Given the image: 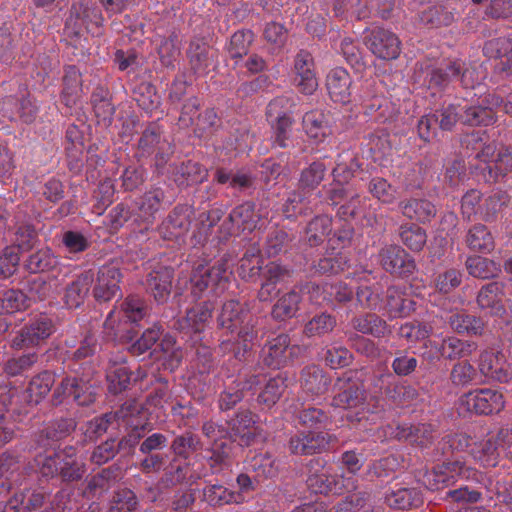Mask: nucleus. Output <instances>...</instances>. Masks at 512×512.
I'll list each match as a JSON object with an SVG mask.
<instances>
[{
  "instance_id": "nucleus-1",
  "label": "nucleus",
  "mask_w": 512,
  "mask_h": 512,
  "mask_svg": "<svg viewBox=\"0 0 512 512\" xmlns=\"http://www.w3.org/2000/svg\"><path fill=\"white\" fill-rule=\"evenodd\" d=\"M295 107L294 98L286 95L275 97L266 107V119L273 130L274 145L279 148L289 146L295 123Z\"/></svg>"
},
{
  "instance_id": "nucleus-2",
  "label": "nucleus",
  "mask_w": 512,
  "mask_h": 512,
  "mask_svg": "<svg viewBox=\"0 0 512 512\" xmlns=\"http://www.w3.org/2000/svg\"><path fill=\"white\" fill-rule=\"evenodd\" d=\"M228 281V266L225 259L217 261L213 266L201 263L192 269L191 293L195 298L203 297L206 292L217 295L226 288Z\"/></svg>"
},
{
  "instance_id": "nucleus-3",
  "label": "nucleus",
  "mask_w": 512,
  "mask_h": 512,
  "mask_svg": "<svg viewBox=\"0 0 512 512\" xmlns=\"http://www.w3.org/2000/svg\"><path fill=\"white\" fill-rule=\"evenodd\" d=\"M325 464L326 462L321 458L310 461V475L307 478V486L313 493L342 494L356 488L353 478L333 474L331 468H326Z\"/></svg>"
},
{
  "instance_id": "nucleus-4",
  "label": "nucleus",
  "mask_w": 512,
  "mask_h": 512,
  "mask_svg": "<svg viewBox=\"0 0 512 512\" xmlns=\"http://www.w3.org/2000/svg\"><path fill=\"white\" fill-rule=\"evenodd\" d=\"M103 21L102 12L95 0H74L65 21L64 33L78 39L94 27L99 28Z\"/></svg>"
},
{
  "instance_id": "nucleus-5",
  "label": "nucleus",
  "mask_w": 512,
  "mask_h": 512,
  "mask_svg": "<svg viewBox=\"0 0 512 512\" xmlns=\"http://www.w3.org/2000/svg\"><path fill=\"white\" fill-rule=\"evenodd\" d=\"M504 408L502 393L492 389H481L464 394L458 405V415L491 416Z\"/></svg>"
},
{
  "instance_id": "nucleus-6",
  "label": "nucleus",
  "mask_w": 512,
  "mask_h": 512,
  "mask_svg": "<svg viewBox=\"0 0 512 512\" xmlns=\"http://www.w3.org/2000/svg\"><path fill=\"white\" fill-rule=\"evenodd\" d=\"M74 371H77L76 368H74ZM91 381L92 379L89 373L64 378L54 392V404L59 405L63 403L65 399L70 398L78 406H88L92 404L96 399V387Z\"/></svg>"
},
{
  "instance_id": "nucleus-7",
  "label": "nucleus",
  "mask_w": 512,
  "mask_h": 512,
  "mask_svg": "<svg viewBox=\"0 0 512 512\" xmlns=\"http://www.w3.org/2000/svg\"><path fill=\"white\" fill-rule=\"evenodd\" d=\"M138 151L141 157L155 154V166L159 173H164L173 154L171 143L163 136V130L156 122L150 123L142 132L138 141Z\"/></svg>"
},
{
  "instance_id": "nucleus-8",
  "label": "nucleus",
  "mask_w": 512,
  "mask_h": 512,
  "mask_svg": "<svg viewBox=\"0 0 512 512\" xmlns=\"http://www.w3.org/2000/svg\"><path fill=\"white\" fill-rule=\"evenodd\" d=\"M261 216L255 212L252 202H244L231 210L228 217L218 227L216 240L227 242L236 231L252 232L257 228Z\"/></svg>"
},
{
  "instance_id": "nucleus-9",
  "label": "nucleus",
  "mask_w": 512,
  "mask_h": 512,
  "mask_svg": "<svg viewBox=\"0 0 512 512\" xmlns=\"http://www.w3.org/2000/svg\"><path fill=\"white\" fill-rule=\"evenodd\" d=\"M474 475V470L460 461L444 462L427 470L420 478V482L427 489L435 491L453 485L460 479H470Z\"/></svg>"
},
{
  "instance_id": "nucleus-10",
  "label": "nucleus",
  "mask_w": 512,
  "mask_h": 512,
  "mask_svg": "<svg viewBox=\"0 0 512 512\" xmlns=\"http://www.w3.org/2000/svg\"><path fill=\"white\" fill-rule=\"evenodd\" d=\"M495 152V146L487 144L476 154V158L485 163L482 172L483 180L487 183L498 182L500 178L512 172V150L503 148L496 155Z\"/></svg>"
},
{
  "instance_id": "nucleus-11",
  "label": "nucleus",
  "mask_w": 512,
  "mask_h": 512,
  "mask_svg": "<svg viewBox=\"0 0 512 512\" xmlns=\"http://www.w3.org/2000/svg\"><path fill=\"white\" fill-rule=\"evenodd\" d=\"M501 103V96L488 93L480 97L477 104L462 106L461 122L468 126L492 125L496 121V112Z\"/></svg>"
},
{
  "instance_id": "nucleus-12",
  "label": "nucleus",
  "mask_w": 512,
  "mask_h": 512,
  "mask_svg": "<svg viewBox=\"0 0 512 512\" xmlns=\"http://www.w3.org/2000/svg\"><path fill=\"white\" fill-rule=\"evenodd\" d=\"M165 198V192L159 187H153L146 191L137 201L138 209L135 222H139V230L134 231L137 240H141L153 227L156 214L160 210Z\"/></svg>"
},
{
  "instance_id": "nucleus-13",
  "label": "nucleus",
  "mask_w": 512,
  "mask_h": 512,
  "mask_svg": "<svg viewBox=\"0 0 512 512\" xmlns=\"http://www.w3.org/2000/svg\"><path fill=\"white\" fill-rule=\"evenodd\" d=\"M123 275L118 262H110L99 267L92 295L99 302H109L117 296H121L120 282Z\"/></svg>"
},
{
  "instance_id": "nucleus-14",
  "label": "nucleus",
  "mask_w": 512,
  "mask_h": 512,
  "mask_svg": "<svg viewBox=\"0 0 512 512\" xmlns=\"http://www.w3.org/2000/svg\"><path fill=\"white\" fill-rule=\"evenodd\" d=\"M470 440L467 435L457 434L453 437L451 446L457 450L469 448V453L475 461L485 467H495L501 453L494 437L473 443H470Z\"/></svg>"
},
{
  "instance_id": "nucleus-15",
  "label": "nucleus",
  "mask_w": 512,
  "mask_h": 512,
  "mask_svg": "<svg viewBox=\"0 0 512 512\" xmlns=\"http://www.w3.org/2000/svg\"><path fill=\"white\" fill-rule=\"evenodd\" d=\"M462 68L461 60L443 62L437 66L427 67L424 84L432 96L441 95L458 79Z\"/></svg>"
},
{
  "instance_id": "nucleus-16",
  "label": "nucleus",
  "mask_w": 512,
  "mask_h": 512,
  "mask_svg": "<svg viewBox=\"0 0 512 512\" xmlns=\"http://www.w3.org/2000/svg\"><path fill=\"white\" fill-rule=\"evenodd\" d=\"M297 346L290 344L288 334L282 333L269 339L261 349V359L265 366L281 369L291 361Z\"/></svg>"
},
{
  "instance_id": "nucleus-17",
  "label": "nucleus",
  "mask_w": 512,
  "mask_h": 512,
  "mask_svg": "<svg viewBox=\"0 0 512 512\" xmlns=\"http://www.w3.org/2000/svg\"><path fill=\"white\" fill-rule=\"evenodd\" d=\"M193 214L194 211L190 205H176L159 225V235L164 240H178L189 230Z\"/></svg>"
},
{
  "instance_id": "nucleus-18",
  "label": "nucleus",
  "mask_w": 512,
  "mask_h": 512,
  "mask_svg": "<svg viewBox=\"0 0 512 512\" xmlns=\"http://www.w3.org/2000/svg\"><path fill=\"white\" fill-rule=\"evenodd\" d=\"M478 371L487 381L506 383L511 379L506 356L493 348L482 351L478 358Z\"/></svg>"
},
{
  "instance_id": "nucleus-19",
  "label": "nucleus",
  "mask_w": 512,
  "mask_h": 512,
  "mask_svg": "<svg viewBox=\"0 0 512 512\" xmlns=\"http://www.w3.org/2000/svg\"><path fill=\"white\" fill-rule=\"evenodd\" d=\"M54 332V324L46 315H39L29 321L12 340L11 346L23 349L38 345Z\"/></svg>"
},
{
  "instance_id": "nucleus-20",
  "label": "nucleus",
  "mask_w": 512,
  "mask_h": 512,
  "mask_svg": "<svg viewBox=\"0 0 512 512\" xmlns=\"http://www.w3.org/2000/svg\"><path fill=\"white\" fill-rule=\"evenodd\" d=\"M365 44L378 58L396 59L400 54V40L391 31L381 27L373 28L365 36Z\"/></svg>"
},
{
  "instance_id": "nucleus-21",
  "label": "nucleus",
  "mask_w": 512,
  "mask_h": 512,
  "mask_svg": "<svg viewBox=\"0 0 512 512\" xmlns=\"http://www.w3.org/2000/svg\"><path fill=\"white\" fill-rule=\"evenodd\" d=\"M383 269L391 274L407 277L413 274L416 263L412 256L398 245H388L379 252Z\"/></svg>"
},
{
  "instance_id": "nucleus-22",
  "label": "nucleus",
  "mask_w": 512,
  "mask_h": 512,
  "mask_svg": "<svg viewBox=\"0 0 512 512\" xmlns=\"http://www.w3.org/2000/svg\"><path fill=\"white\" fill-rule=\"evenodd\" d=\"M294 84L305 95H312L318 88L314 59L310 52L300 50L294 59Z\"/></svg>"
},
{
  "instance_id": "nucleus-23",
  "label": "nucleus",
  "mask_w": 512,
  "mask_h": 512,
  "mask_svg": "<svg viewBox=\"0 0 512 512\" xmlns=\"http://www.w3.org/2000/svg\"><path fill=\"white\" fill-rule=\"evenodd\" d=\"M166 391L163 388L157 389L148 396L144 402L137 399L126 401L114 416H161L163 411Z\"/></svg>"
},
{
  "instance_id": "nucleus-24",
  "label": "nucleus",
  "mask_w": 512,
  "mask_h": 512,
  "mask_svg": "<svg viewBox=\"0 0 512 512\" xmlns=\"http://www.w3.org/2000/svg\"><path fill=\"white\" fill-rule=\"evenodd\" d=\"M505 285L500 281H492L483 285L476 296L480 310L487 311L490 316L503 317L506 308L503 302Z\"/></svg>"
},
{
  "instance_id": "nucleus-25",
  "label": "nucleus",
  "mask_w": 512,
  "mask_h": 512,
  "mask_svg": "<svg viewBox=\"0 0 512 512\" xmlns=\"http://www.w3.org/2000/svg\"><path fill=\"white\" fill-rule=\"evenodd\" d=\"M168 173L180 188L200 184L208 178V170L202 164L193 160L171 164Z\"/></svg>"
},
{
  "instance_id": "nucleus-26",
  "label": "nucleus",
  "mask_w": 512,
  "mask_h": 512,
  "mask_svg": "<svg viewBox=\"0 0 512 512\" xmlns=\"http://www.w3.org/2000/svg\"><path fill=\"white\" fill-rule=\"evenodd\" d=\"M336 437L328 432H309L292 437L289 443L290 451L296 455H312L328 449Z\"/></svg>"
},
{
  "instance_id": "nucleus-27",
  "label": "nucleus",
  "mask_w": 512,
  "mask_h": 512,
  "mask_svg": "<svg viewBox=\"0 0 512 512\" xmlns=\"http://www.w3.org/2000/svg\"><path fill=\"white\" fill-rule=\"evenodd\" d=\"M224 214L223 209L213 208L199 215L198 224L192 236L194 245L204 246L211 242L216 246L223 243L216 240V235L218 234L219 222Z\"/></svg>"
},
{
  "instance_id": "nucleus-28",
  "label": "nucleus",
  "mask_w": 512,
  "mask_h": 512,
  "mask_svg": "<svg viewBox=\"0 0 512 512\" xmlns=\"http://www.w3.org/2000/svg\"><path fill=\"white\" fill-rule=\"evenodd\" d=\"M435 348L444 359L460 360L470 357L478 348V344L472 340L460 339L456 336L445 337L441 344L436 341L427 340L424 348Z\"/></svg>"
},
{
  "instance_id": "nucleus-29",
  "label": "nucleus",
  "mask_w": 512,
  "mask_h": 512,
  "mask_svg": "<svg viewBox=\"0 0 512 512\" xmlns=\"http://www.w3.org/2000/svg\"><path fill=\"white\" fill-rule=\"evenodd\" d=\"M302 129L311 143L319 145L332 135L328 116L321 110H311L302 117Z\"/></svg>"
},
{
  "instance_id": "nucleus-30",
  "label": "nucleus",
  "mask_w": 512,
  "mask_h": 512,
  "mask_svg": "<svg viewBox=\"0 0 512 512\" xmlns=\"http://www.w3.org/2000/svg\"><path fill=\"white\" fill-rule=\"evenodd\" d=\"M213 306L209 302L196 305L186 312V315L178 321L180 331L188 336L194 335L200 339L208 321L212 317Z\"/></svg>"
},
{
  "instance_id": "nucleus-31",
  "label": "nucleus",
  "mask_w": 512,
  "mask_h": 512,
  "mask_svg": "<svg viewBox=\"0 0 512 512\" xmlns=\"http://www.w3.org/2000/svg\"><path fill=\"white\" fill-rule=\"evenodd\" d=\"M451 329L460 335L480 337L486 329V322L480 316L470 314L465 310L452 312L447 317Z\"/></svg>"
},
{
  "instance_id": "nucleus-32",
  "label": "nucleus",
  "mask_w": 512,
  "mask_h": 512,
  "mask_svg": "<svg viewBox=\"0 0 512 512\" xmlns=\"http://www.w3.org/2000/svg\"><path fill=\"white\" fill-rule=\"evenodd\" d=\"M352 79L347 70L336 67L326 76V88L333 102L346 104L351 99Z\"/></svg>"
},
{
  "instance_id": "nucleus-33",
  "label": "nucleus",
  "mask_w": 512,
  "mask_h": 512,
  "mask_svg": "<svg viewBox=\"0 0 512 512\" xmlns=\"http://www.w3.org/2000/svg\"><path fill=\"white\" fill-rule=\"evenodd\" d=\"M260 383V377L255 374H252L245 379L238 378L234 380L220 395L219 406L221 411L226 412L232 409L243 399L246 391L252 390Z\"/></svg>"
},
{
  "instance_id": "nucleus-34",
  "label": "nucleus",
  "mask_w": 512,
  "mask_h": 512,
  "mask_svg": "<svg viewBox=\"0 0 512 512\" xmlns=\"http://www.w3.org/2000/svg\"><path fill=\"white\" fill-rule=\"evenodd\" d=\"M93 283L94 274L91 271H85L73 279L65 289L63 299L66 306L70 309L81 306L88 296Z\"/></svg>"
},
{
  "instance_id": "nucleus-35",
  "label": "nucleus",
  "mask_w": 512,
  "mask_h": 512,
  "mask_svg": "<svg viewBox=\"0 0 512 512\" xmlns=\"http://www.w3.org/2000/svg\"><path fill=\"white\" fill-rule=\"evenodd\" d=\"M398 207L404 217L423 224L430 222L437 214L435 205L424 198L402 200Z\"/></svg>"
},
{
  "instance_id": "nucleus-36",
  "label": "nucleus",
  "mask_w": 512,
  "mask_h": 512,
  "mask_svg": "<svg viewBox=\"0 0 512 512\" xmlns=\"http://www.w3.org/2000/svg\"><path fill=\"white\" fill-rule=\"evenodd\" d=\"M300 382L303 392L314 397L326 393L331 380L322 368L309 365L302 369Z\"/></svg>"
},
{
  "instance_id": "nucleus-37",
  "label": "nucleus",
  "mask_w": 512,
  "mask_h": 512,
  "mask_svg": "<svg viewBox=\"0 0 512 512\" xmlns=\"http://www.w3.org/2000/svg\"><path fill=\"white\" fill-rule=\"evenodd\" d=\"M173 270L168 267H161L147 275V290L153 295L158 303H164L169 298L172 287Z\"/></svg>"
},
{
  "instance_id": "nucleus-38",
  "label": "nucleus",
  "mask_w": 512,
  "mask_h": 512,
  "mask_svg": "<svg viewBox=\"0 0 512 512\" xmlns=\"http://www.w3.org/2000/svg\"><path fill=\"white\" fill-rule=\"evenodd\" d=\"M191 69L198 76L206 75L215 62L214 51L204 42L192 41L188 50Z\"/></svg>"
},
{
  "instance_id": "nucleus-39",
  "label": "nucleus",
  "mask_w": 512,
  "mask_h": 512,
  "mask_svg": "<svg viewBox=\"0 0 512 512\" xmlns=\"http://www.w3.org/2000/svg\"><path fill=\"white\" fill-rule=\"evenodd\" d=\"M248 312L239 301L228 300L222 305L217 317V326L221 330H226V333L234 334Z\"/></svg>"
},
{
  "instance_id": "nucleus-40",
  "label": "nucleus",
  "mask_w": 512,
  "mask_h": 512,
  "mask_svg": "<svg viewBox=\"0 0 512 512\" xmlns=\"http://www.w3.org/2000/svg\"><path fill=\"white\" fill-rule=\"evenodd\" d=\"M336 385L342 391L333 397L332 406L340 409H353L363 405L364 392L356 383L350 382V378H347V383L339 378Z\"/></svg>"
},
{
  "instance_id": "nucleus-41",
  "label": "nucleus",
  "mask_w": 512,
  "mask_h": 512,
  "mask_svg": "<svg viewBox=\"0 0 512 512\" xmlns=\"http://www.w3.org/2000/svg\"><path fill=\"white\" fill-rule=\"evenodd\" d=\"M82 92V75L79 69L74 65L64 68L63 89L61 92V101L66 107H74Z\"/></svg>"
},
{
  "instance_id": "nucleus-42",
  "label": "nucleus",
  "mask_w": 512,
  "mask_h": 512,
  "mask_svg": "<svg viewBox=\"0 0 512 512\" xmlns=\"http://www.w3.org/2000/svg\"><path fill=\"white\" fill-rule=\"evenodd\" d=\"M384 309L389 318H402L410 315V313L415 310V302L405 297L399 287L391 286L386 291Z\"/></svg>"
},
{
  "instance_id": "nucleus-43",
  "label": "nucleus",
  "mask_w": 512,
  "mask_h": 512,
  "mask_svg": "<svg viewBox=\"0 0 512 512\" xmlns=\"http://www.w3.org/2000/svg\"><path fill=\"white\" fill-rule=\"evenodd\" d=\"M392 434L399 440H405L420 447H426L433 439V429L429 424L415 426L403 423L397 425Z\"/></svg>"
},
{
  "instance_id": "nucleus-44",
  "label": "nucleus",
  "mask_w": 512,
  "mask_h": 512,
  "mask_svg": "<svg viewBox=\"0 0 512 512\" xmlns=\"http://www.w3.org/2000/svg\"><path fill=\"white\" fill-rule=\"evenodd\" d=\"M351 326L357 332L371 335L375 338L384 337L389 333L387 322L374 313H366L353 317L351 319Z\"/></svg>"
},
{
  "instance_id": "nucleus-45",
  "label": "nucleus",
  "mask_w": 512,
  "mask_h": 512,
  "mask_svg": "<svg viewBox=\"0 0 512 512\" xmlns=\"http://www.w3.org/2000/svg\"><path fill=\"white\" fill-rule=\"evenodd\" d=\"M465 242L475 252L490 253L495 248L494 237L489 229L481 223L473 225L467 232Z\"/></svg>"
},
{
  "instance_id": "nucleus-46",
  "label": "nucleus",
  "mask_w": 512,
  "mask_h": 512,
  "mask_svg": "<svg viewBox=\"0 0 512 512\" xmlns=\"http://www.w3.org/2000/svg\"><path fill=\"white\" fill-rule=\"evenodd\" d=\"M302 300L300 292L291 290L275 302L272 307L271 316L276 321H285L296 316Z\"/></svg>"
},
{
  "instance_id": "nucleus-47",
  "label": "nucleus",
  "mask_w": 512,
  "mask_h": 512,
  "mask_svg": "<svg viewBox=\"0 0 512 512\" xmlns=\"http://www.w3.org/2000/svg\"><path fill=\"white\" fill-rule=\"evenodd\" d=\"M258 317L253 316L250 312L245 316L244 321L236 329L237 337L242 342L243 348H239L235 352V359L238 361L246 360V355L250 351L249 344L258 336Z\"/></svg>"
},
{
  "instance_id": "nucleus-48",
  "label": "nucleus",
  "mask_w": 512,
  "mask_h": 512,
  "mask_svg": "<svg viewBox=\"0 0 512 512\" xmlns=\"http://www.w3.org/2000/svg\"><path fill=\"white\" fill-rule=\"evenodd\" d=\"M465 267L469 275L483 280L495 278L501 271L497 262L482 256L467 257Z\"/></svg>"
},
{
  "instance_id": "nucleus-49",
  "label": "nucleus",
  "mask_w": 512,
  "mask_h": 512,
  "mask_svg": "<svg viewBox=\"0 0 512 512\" xmlns=\"http://www.w3.org/2000/svg\"><path fill=\"white\" fill-rule=\"evenodd\" d=\"M293 238L294 237L283 228H271L268 231L263 244V252L268 257H276L281 253H285L287 252Z\"/></svg>"
},
{
  "instance_id": "nucleus-50",
  "label": "nucleus",
  "mask_w": 512,
  "mask_h": 512,
  "mask_svg": "<svg viewBox=\"0 0 512 512\" xmlns=\"http://www.w3.org/2000/svg\"><path fill=\"white\" fill-rule=\"evenodd\" d=\"M510 197L507 192L497 190L484 198L479 206L480 218L485 222L494 221L501 210L508 206Z\"/></svg>"
},
{
  "instance_id": "nucleus-51",
  "label": "nucleus",
  "mask_w": 512,
  "mask_h": 512,
  "mask_svg": "<svg viewBox=\"0 0 512 512\" xmlns=\"http://www.w3.org/2000/svg\"><path fill=\"white\" fill-rule=\"evenodd\" d=\"M398 235L402 244L413 252H420L427 242L426 230L416 223L401 224Z\"/></svg>"
},
{
  "instance_id": "nucleus-52",
  "label": "nucleus",
  "mask_w": 512,
  "mask_h": 512,
  "mask_svg": "<svg viewBox=\"0 0 512 512\" xmlns=\"http://www.w3.org/2000/svg\"><path fill=\"white\" fill-rule=\"evenodd\" d=\"M386 503L395 509H409L423 503L422 493L416 488H400L385 497Z\"/></svg>"
},
{
  "instance_id": "nucleus-53",
  "label": "nucleus",
  "mask_w": 512,
  "mask_h": 512,
  "mask_svg": "<svg viewBox=\"0 0 512 512\" xmlns=\"http://www.w3.org/2000/svg\"><path fill=\"white\" fill-rule=\"evenodd\" d=\"M203 497L210 505L222 506L227 504H240L245 501L241 493L231 491L228 488L214 484L204 488Z\"/></svg>"
},
{
  "instance_id": "nucleus-54",
  "label": "nucleus",
  "mask_w": 512,
  "mask_h": 512,
  "mask_svg": "<svg viewBox=\"0 0 512 512\" xmlns=\"http://www.w3.org/2000/svg\"><path fill=\"white\" fill-rule=\"evenodd\" d=\"M332 230V218L319 215L313 218L306 228V241L311 247L319 246Z\"/></svg>"
},
{
  "instance_id": "nucleus-55",
  "label": "nucleus",
  "mask_w": 512,
  "mask_h": 512,
  "mask_svg": "<svg viewBox=\"0 0 512 512\" xmlns=\"http://www.w3.org/2000/svg\"><path fill=\"white\" fill-rule=\"evenodd\" d=\"M31 298L18 289H8L0 292V313L11 314L28 308Z\"/></svg>"
},
{
  "instance_id": "nucleus-56",
  "label": "nucleus",
  "mask_w": 512,
  "mask_h": 512,
  "mask_svg": "<svg viewBox=\"0 0 512 512\" xmlns=\"http://www.w3.org/2000/svg\"><path fill=\"white\" fill-rule=\"evenodd\" d=\"M336 165L332 170V176L335 182H348L359 168V164L353 152L346 150L337 155Z\"/></svg>"
},
{
  "instance_id": "nucleus-57",
  "label": "nucleus",
  "mask_w": 512,
  "mask_h": 512,
  "mask_svg": "<svg viewBox=\"0 0 512 512\" xmlns=\"http://www.w3.org/2000/svg\"><path fill=\"white\" fill-rule=\"evenodd\" d=\"M57 264V257L49 248H41L32 253L25 262L30 273H42L53 269Z\"/></svg>"
},
{
  "instance_id": "nucleus-58",
  "label": "nucleus",
  "mask_w": 512,
  "mask_h": 512,
  "mask_svg": "<svg viewBox=\"0 0 512 512\" xmlns=\"http://www.w3.org/2000/svg\"><path fill=\"white\" fill-rule=\"evenodd\" d=\"M477 377V369L468 360L458 361L450 371V381L456 387L476 384Z\"/></svg>"
},
{
  "instance_id": "nucleus-59",
  "label": "nucleus",
  "mask_w": 512,
  "mask_h": 512,
  "mask_svg": "<svg viewBox=\"0 0 512 512\" xmlns=\"http://www.w3.org/2000/svg\"><path fill=\"white\" fill-rule=\"evenodd\" d=\"M254 41V33L251 30H238L230 38L227 52L230 58L241 60L248 54Z\"/></svg>"
},
{
  "instance_id": "nucleus-60",
  "label": "nucleus",
  "mask_w": 512,
  "mask_h": 512,
  "mask_svg": "<svg viewBox=\"0 0 512 512\" xmlns=\"http://www.w3.org/2000/svg\"><path fill=\"white\" fill-rule=\"evenodd\" d=\"M456 14L455 8L440 4L425 10L421 15V21L435 27L448 26L454 21Z\"/></svg>"
},
{
  "instance_id": "nucleus-61",
  "label": "nucleus",
  "mask_w": 512,
  "mask_h": 512,
  "mask_svg": "<svg viewBox=\"0 0 512 512\" xmlns=\"http://www.w3.org/2000/svg\"><path fill=\"white\" fill-rule=\"evenodd\" d=\"M326 170L327 168L323 162H312L307 168L303 169L300 174V190L304 192L305 190L312 191L316 189L323 181Z\"/></svg>"
},
{
  "instance_id": "nucleus-62",
  "label": "nucleus",
  "mask_w": 512,
  "mask_h": 512,
  "mask_svg": "<svg viewBox=\"0 0 512 512\" xmlns=\"http://www.w3.org/2000/svg\"><path fill=\"white\" fill-rule=\"evenodd\" d=\"M336 326V318L328 313L314 315L304 326V334L307 337L323 336L333 331Z\"/></svg>"
},
{
  "instance_id": "nucleus-63",
  "label": "nucleus",
  "mask_w": 512,
  "mask_h": 512,
  "mask_svg": "<svg viewBox=\"0 0 512 512\" xmlns=\"http://www.w3.org/2000/svg\"><path fill=\"white\" fill-rule=\"evenodd\" d=\"M349 261L350 259L344 251L328 253L319 260L316 270L321 274H338L349 267Z\"/></svg>"
},
{
  "instance_id": "nucleus-64",
  "label": "nucleus",
  "mask_w": 512,
  "mask_h": 512,
  "mask_svg": "<svg viewBox=\"0 0 512 512\" xmlns=\"http://www.w3.org/2000/svg\"><path fill=\"white\" fill-rule=\"evenodd\" d=\"M512 53V34L493 38L484 43L483 54L489 59L501 61Z\"/></svg>"
}]
</instances>
